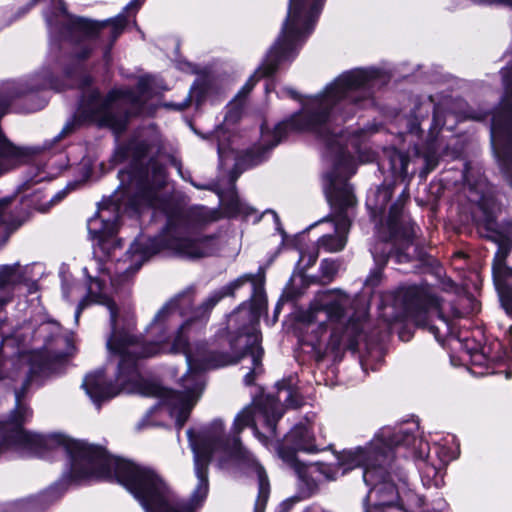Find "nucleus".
I'll list each match as a JSON object with an SVG mask.
<instances>
[{"label":"nucleus","mask_w":512,"mask_h":512,"mask_svg":"<svg viewBox=\"0 0 512 512\" xmlns=\"http://www.w3.org/2000/svg\"><path fill=\"white\" fill-rule=\"evenodd\" d=\"M120 187L109 199L99 204L98 210L87 222L94 242V258L83 268L87 279V297L75 312L78 321L82 309L93 302L104 305L110 314L111 332L106 340L110 359L103 369L86 375L83 388L97 406L121 392L145 393L159 398L168 406L176 425H184L191 410L204 390L203 372L248 360L244 382L251 385L262 372L261 334L258 318L266 306L263 288L252 275H243L220 290L211 293L199 308L203 316L223 297L247 282L253 289L251 310L241 307L228 319L232 328L243 325L235 334H229L230 353L219 351L223 345L197 342L188 345L187 334L192 320L183 322L170 342L169 330L183 317L184 298L167 302L146 329L147 339L139 341L131 332L135 321L129 313L120 312L111 300L106 281L113 287L135 274L154 254L168 250L180 257L197 259L213 255L217 239L194 232L191 222L169 220L157 238L138 237L126 256L113 264L109 259L118 247L115 239L122 212H139L143 206L157 207V189L165 183V169L155 162L149 168L133 167L119 172Z\"/></svg>","instance_id":"obj_1"},{"label":"nucleus","mask_w":512,"mask_h":512,"mask_svg":"<svg viewBox=\"0 0 512 512\" xmlns=\"http://www.w3.org/2000/svg\"><path fill=\"white\" fill-rule=\"evenodd\" d=\"M386 82L385 75L376 69H354L341 74L323 93L301 100L302 110L289 120L279 123L273 132L262 127L261 148L247 153L249 165H257L265 154L275 147L288 132L307 131L314 134L325 146V160L329 171L324 176V190L331 205L330 219L321 221L333 229L318 239V248L326 252L341 251L347 242L351 226V210L356 200L347 183L357 168L352 152L357 153L359 163L372 162L375 153L367 146L373 129H350L343 133L340 128L346 117L339 115L350 105L368 101L376 88Z\"/></svg>","instance_id":"obj_2"},{"label":"nucleus","mask_w":512,"mask_h":512,"mask_svg":"<svg viewBox=\"0 0 512 512\" xmlns=\"http://www.w3.org/2000/svg\"><path fill=\"white\" fill-rule=\"evenodd\" d=\"M410 444H418L415 456L423 460L420 467L423 485L441 487L444 484L445 468L433 461L427 442L417 440L407 433L383 428L366 446L336 454V466L342 470L341 474L356 467L363 468V480L371 487L367 500L374 502L364 512H385L384 507L395 504L407 512H414V507L422 506L423 499L408 488L406 474L394 469L391 463L394 450Z\"/></svg>","instance_id":"obj_3"},{"label":"nucleus","mask_w":512,"mask_h":512,"mask_svg":"<svg viewBox=\"0 0 512 512\" xmlns=\"http://www.w3.org/2000/svg\"><path fill=\"white\" fill-rule=\"evenodd\" d=\"M351 303L350 296L341 290L320 291L302 314L307 329L302 341L312 348L318 361L341 348H357L363 325L354 320L346 322V310Z\"/></svg>","instance_id":"obj_4"},{"label":"nucleus","mask_w":512,"mask_h":512,"mask_svg":"<svg viewBox=\"0 0 512 512\" xmlns=\"http://www.w3.org/2000/svg\"><path fill=\"white\" fill-rule=\"evenodd\" d=\"M34 2L36 0H33ZM54 2L53 11L45 12V19L50 33L63 37L73 44V52L78 59L87 58L96 45L98 38L104 37L108 32L111 43L122 33L129 16H135L143 4V0H132L126 5L124 11L113 19L104 22H95L84 18H75L67 13L60 0Z\"/></svg>","instance_id":"obj_5"},{"label":"nucleus","mask_w":512,"mask_h":512,"mask_svg":"<svg viewBox=\"0 0 512 512\" xmlns=\"http://www.w3.org/2000/svg\"><path fill=\"white\" fill-rule=\"evenodd\" d=\"M325 0H290L287 17L281 33L268 51L266 58L243 90L247 92L263 76L274 73L279 64L290 61L314 29Z\"/></svg>","instance_id":"obj_6"},{"label":"nucleus","mask_w":512,"mask_h":512,"mask_svg":"<svg viewBox=\"0 0 512 512\" xmlns=\"http://www.w3.org/2000/svg\"><path fill=\"white\" fill-rule=\"evenodd\" d=\"M151 84V77L144 76L138 81L137 95L130 90H113L105 99L100 97L98 91H90L83 96L77 117L120 133L125 129L130 114L144 112L142 102Z\"/></svg>","instance_id":"obj_7"},{"label":"nucleus","mask_w":512,"mask_h":512,"mask_svg":"<svg viewBox=\"0 0 512 512\" xmlns=\"http://www.w3.org/2000/svg\"><path fill=\"white\" fill-rule=\"evenodd\" d=\"M319 449L315 443L312 426L299 424L285 436L284 443L278 447L279 457L291 467H295L301 481L307 486V491L301 492V495L292 496L281 504L282 512H288L293 505L304 498L310 497L316 490L318 483L322 479L334 480L337 472L329 474L330 465L312 463L302 464L296 458L297 451L308 453L317 452Z\"/></svg>","instance_id":"obj_8"},{"label":"nucleus","mask_w":512,"mask_h":512,"mask_svg":"<svg viewBox=\"0 0 512 512\" xmlns=\"http://www.w3.org/2000/svg\"><path fill=\"white\" fill-rule=\"evenodd\" d=\"M399 297L403 299L408 319L419 327L428 329L438 342L453 334V323L446 315V303L428 286L402 288Z\"/></svg>","instance_id":"obj_9"},{"label":"nucleus","mask_w":512,"mask_h":512,"mask_svg":"<svg viewBox=\"0 0 512 512\" xmlns=\"http://www.w3.org/2000/svg\"><path fill=\"white\" fill-rule=\"evenodd\" d=\"M384 237L389 239L400 238L409 242L414 234V227L410 219L403 215L402 204L391 206L385 226L382 227Z\"/></svg>","instance_id":"obj_10"},{"label":"nucleus","mask_w":512,"mask_h":512,"mask_svg":"<svg viewBox=\"0 0 512 512\" xmlns=\"http://www.w3.org/2000/svg\"><path fill=\"white\" fill-rule=\"evenodd\" d=\"M56 498L51 489L37 496L6 503L0 507V512H43Z\"/></svg>","instance_id":"obj_11"},{"label":"nucleus","mask_w":512,"mask_h":512,"mask_svg":"<svg viewBox=\"0 0 512 512\" xmlns=\"http://www.w3.org/2000/svg\"><path fill=\"white\" fill-rule=\"evenodd\" d=\"M215 92L214 83L208 78H199L192 86L189 96L181 103H165L164 106L167 108H173L175 110H184L188 107L191 99H195L197 105H200L204 100L209 98L212 93Z\"/></svg>","instance_id":"obj_12"},{"label":"nucleus","mask_w":512,"mask_h":512,"mask_svg":"<svg viewBox=\"0 0 512 512\" xmlns=\"http://www.w3.org/2000/svg\"><path fill=\"white\" fill-rule=\"evenodd\" d=\"M221 201L230 216H243L247 218L255 213L254 209L240 199L237 194L232 193L228 198L221 196Z\"/></svg>","instance_id":"obj_13"},{"label":"nucleus","mask_w":512,"mask_h":512,"mask_svg":"<svg viewBox=\"0 0 512 512\" xmlns=\"http://www.w3.org/2000/svg\"><path fill=\"white\" fill-rule=\"evenodd\" d=\"M372 255L375 261L376 267L370 272L369 276L366 279V285H370L372 287L377 286L382 278V269L387 263V260L390 256V251L385 252L381 249L378 250V246H375L372 250Z\"/></svg>","instance_id":"obj_14"},{"label":"nucleus","mask_w":512,"mask_h":512,"mask_svg":"<svg viewBox=\"0 0 512 512\" xmlns=\"http://www.w3.org/2000/svg\"><path fill=\"white\" fill-rule=\"evenodd\" d=\"M433 451L438 459L437 463L443 468H445L450 461L457 458L458 456V447L449 448L445 445L437 444L434 445Z\"/></svg>","instance_id":"obj_15"},{"label":"nucleus","mask_w":512,"mask_h":512,"mask_svg":"<svg viewBox=\"0 0 512 512\" xmlns=\"http://www.w3.org/2000/svg\"><path fill=\"white\" fill-rule=\"evenodd\" d=\"M339 264L335 260L325 259L321 262L320 271L324 282H330L336 275Z\"/></svg>","instance_id":"obj_16"},{"label":"nucleus","mask_w":512,"mask_h":512,"mask_svg":"<svg viewBox=\"0 0 512 512\" xmlns=\"http://www.w3.org/2000/svg\"><path fill=\"white\" fill-rule=\"evenodd\" d=\"M392 193V189L389 186H382L378 188L374 208L382 211L390 201Z\"/></svg>","instance_id":"obj_17"},{"label":"nucleus","mask_w":512,"mask_h":512,"mask_svg":"<svg viewBox=\"0 0 512 512\" xmlns=\"http://www.w3.org/2000/svg\"><path fill=\"white\" fill-rule=\"evenodd\" d=\"M318 258V252L313 250L311 252H300L298 265L302 266L303 269H306L313 265Z\"/></svg>","instance_id":"obj_18"},{"label":"nucleus","mask_w":512,"mask_h":512,"mask_svg":"<svg viewBox=\"0 0 512 512\" xmlns=\"http://www.w3.org/2000/svg\"><path fill=\"white\" fill-rule=\"evenodd\" d=\"M193 217L196 219L197 224H204L215 219L214 214L205 207L197 208L193 212Z\"/></svg>","instance_id":"obj_19"},{"label":"nucleus","mask_w":512,"mask_h":512,"mask_svg":"<svg viewBox=\"0 0 512 512\" xmlns=\"http://www.w3.org/2000/svg\"><path fill=\"white\" fill-rule=\"evenodd\" d=\"M149 145L145 142L141 143H130L129 151H131L136 158V160H140L148 151Z\"/></svg>","instance_id":"obj_20"},{"label":"nucleus","mask_w":512,"mask_h":512,"mask_svg":"<svg viewBox=\"0 0 512 512\" xmlns=\"http://www.w3.org/2000/svg\"><path fill=\"white\" fill-rule=\"evenodd\" d=\"M233 153V151H231ZM230 154L229 145L226 144L220 136L218 135V155L220 159V164L223 165L225 160L228 158Z\"/></svg>","instance_id":"obj_21"},{"label":"nucleus","mask_w":512,"mask_h":512,"mask_svg":"<svg viewBox=\"0 0 512 512\" xmlns=\"http://www.w3.org/2000/svg\"><path fill=\"white\" fill-rule=\"evenodd\" d=\"M425 163L428 171L434 169L437 164V152L434 148L429 149V151L424 155Z\"/></svg>","instance_id":"obj_22"},{"label":"nucleus","mask_w":512,"mask_h":512,"mask_svg":"<svg viewBox=\"0 0 512 512\" xmlns=\"http://www.w3.org/2000/svg\"><path fill=\"white\" fill-rule=\"evenodd\" d=\"M302 512H331L317 503L306 506Z\"/></svg>","instance_id":"obj_23"},{"label":"nucleus","mask_w":512,"mask_h":512,"mask_svg":"<svg viewBox=\"0 0 512 512\" xmlns=\"http://www.w3.org/2000/svg\"><path fill=\"white\" fill-rule=\"evenodd\" d=\"M76 290H78V286L76 285H63V294L66 298H70L74 294V292H76Z\"/></svg>","instance_id":"obj_24"},{"label":"nucleus","mask_w":512,"mask_h":512,"mask_svg":"<svg viewBox=\"0 0 512 512\" xmlns=\"http://www.w3.org/2000/svg\"><path fill=\"white\" fill-rule=\"evenodd\" d=\"M395 257H396L398 262H403V261H407L408 260L407 254H404V253H396Z\"/></svg>","instance_id":"obj_25"},{"label":"nucleus","mask_w":512,"mask_h":512,"mask_svg":"<svg viewBox=\"0 0 512 512\" xmlns=\"http://www.w3.org/2000/svg\"><path fill=\"white\" fill-rule=\"evenodd\" d=\"M66 195V191H62V192H59L57 193L51 201H55V202H58L60 201L64 196Z\"/></svg>","instance_id":"obj_26"},{"label":"nucleus","mask_w":512,"mask_h":512,"mask_svg":"<svg viewBox=\"0 0 512 512\" xmlns=\"http://www.w3.org/2000/svg\"><path fill=\"white\" fill-rule=\"evenodd\" d=\"M401 163H402V172L406 173L407 171V160L404 156H401Z\"/></svg>","instance_id":"obj_27"},{"label":"nucleus","mask_w":512,"mask_h":512,"mask_svg":"<svg viewBox=\"0 0 512 512\" xmlns=\"http://www.w3.org/2000/svg\"><path fill=\"white\" fill-rule=\"evenodd\" d=\"M471 200L474 201V202L483 203L484 202V197L483 196L475 197V198H472Z\"/></svg>","instance_id":"obj_28"},{"label":"nucleus","mask_w":512,"mask_h":512,"mask_svg":"<svg viewBox=\"0 0 512 512\" xmlns=\"http://www.w3.org/2000/svg\"><path fill=\"white\" fill-rule=\"evenodd\" d=\"M287 93L294 99L298 98L297 93L292 90H287Z\"/></svg>","instance_id":"obj_29"},{"label":"nucleus","mask_w":512,"mask_h":512,"mask_svg":"<svg viewBox=\"0 0 512 512\" xmlns=\"http://www.w3.org/2000/svg\"><path fill=\"white\" fill-rule=\"evenodd\" d=\"M69 131H70V127H69V125H66V126L64 127V129L62 130V132H61V136H62L63 134L68 133Z\"/></svg>","instance_id":"obj_30"},{"label":"nucleus","mask_w":512,"mask_h":512,"mask_svg":"<svg viewBox=\"0 0 512 512\" xmlns=\"http://www.w3.org/2000/svg\"><path fill=\"white\" fill-rule=\"evenodd\" d=\"M271 214L273 215V217L275 218L276 223L278 224V216H277V214L274 211H271Z\"/></svg>","instance_id":"obj_31"},{"label":"nucleus","mask_w":512,"mask_h":512,"mask_svg":"<svg viewBox=\"0 0 512 512\" xmlns=\"http://www.w3.org/2000/svg\"><path fill=\"white\" fill-rule=\"evenodd\" d=\"M73 189V186L71 184L67 185V190Z\"/></svg>","instance_id":"obj_32"},{"label":"nucleus","mask_w":512,"mask_h":512,"mask_svg":"<svg viewBox=\"0 0 512 512\" xmlns=\"http://www.w3.org/2000/svg\"><path fill=\"white\" fill-rule=\"evenodd\" d=\"M89 78H85V84H88Z\"/></svg>","instance_id":"obj_33"},{"label":"nucleus","mask_w":512,"mask_h":512,"mask_svg":"<svg viewBox=\"0 0 512 512\" xmlns=\"http://www.w3.org/2000/svg\"><path fill=\"white\" fill-rule=\"evenodd\" d=\"M9 341H10V339L6 338L4 342H5V344H7Z\"/></svg>","instance_id":"obj_34"},{"label":"nucleus","mask_w":512,"mask_h":512,"mask_svg":"<svg viewBox=\"0 0 512 512\" xmlns=\"http://www.w3.org/2000/svg\"><path fill=\"white\" fill-rule=\"evenodd\" d=\"M265 446H267L268 444H264Z\"/></svg>","instance_id":"obj_35"}]
</instances>
